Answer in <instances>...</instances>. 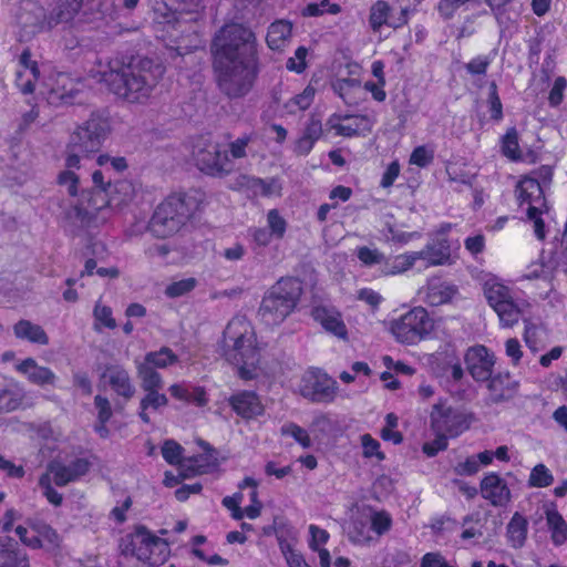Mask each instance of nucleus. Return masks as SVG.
I'll return each mask as SVG.
<instances>
[{
    "instance_id": "nucleus-1",
    "label": "nucleus",
    "mask_w": 567,
    "mask_h": 567,
    "mask_svg": "<svg viewBox=\"0 0 567 567\" xmlns=\"http://www.w3.org/2000/svg\"><path fill=\"white\" fill-rule=\"evenodd\" d=\"M216 83L229 99L246 96L259 74L255 33L240 23L224 25L210 44Z\"/></svg>"
},
{
    "instance_id": "nucleus-2",
    "label": "nucleus",
    "mask_w": 567,
    "mask_h": 567,
    "mask_svg": "<svg viewBox=\"0 0 567 567\" xmlns=\"http://www.w3.org/2000/svg\"><path fill=\"white\" fill-rule=\"evenodd\" d=\"M111 130L109 112L104 110L94 111L70 135L65 150V166L68 169L61 172L58 176V183L66 186L70 196L78 195L79 184V177L72 169L80 168L82 159L100 151Z\"/></svg>"
},
{
    "instance_id": "nucleus-3",
    "label": "nucleus",
    "mask_w": 567,
    "mask_h": 567,
    "mask_svg": "<svg viewBox=\"0 0 567 567\" xmlns=\"http://www.w3.org/2000/svg\"><path fill=\"white\" fill-rule=\"evenodd\" d=\"M112 6L111 0H60L58 8L48 16L43 7L25 0L20 6L17 21L25 35L33 37L59 23L72 21L80 11L86 17L97 13L104 16Z\"/></svg>"
},
{
    "instance_id": "nucleus-4",
    "label": "nucleus",
    "mask_w": 567,
    "mask_h": 567,
    "mask_svg": "<svg viewBox=\"0 0 567 567\" xmlns=\"http://www.w3.org/2000/svg\"><path fill=\"white\" fill-rule=\"evenodd\" d=\"M164 72L162 64L143 58L118 70L104 71L101 81L117 96L131 103H142L151 96Z\"/></svg>"
},
{
    "instance_id": "nucleus-5",
    "label": "nucleus",
    "mask_w": 567,
    "mask_h": 567,
    "mask_svg": "<svg viewBox=\"0 0 567 567\" xmlns=\"http://www.w3.org/2000/svg\"><path fill=\"white\" fill-rule=\"evenodd\" d=\"M219 349L231 364L257 365L259 361L254 328L244 317H235L228 322Z\"/></svg>"
},
{
    "instance_id": "nucleus-6",
    "label": "nucleus",
    "mask_w": 567,
    "mask_h": 567,
    "mask_svg": "<svg viewBox=\"0 0 567 567\" xmlns=\"http://www.w3.org/2000/svg\"><path fill=\"white\" fill-rule=\"evenodd\" d=\"M302 285L296 278L279 279L264 296L258 315L269 326H278L293 311L300 296Z\"/></svg>"
},
{
    "instance_id": "nucleus-7",
    "label": "nucleus",
    "mask_w": 567,
    "mask_h": 567,
    "mask_svg": "<svg viewBox=\"0 0 567 567\" xmlns=\"http://www.w3.org/2000/svg\"><path fill=\"white\" fill-rule=\"evenodd\" d=\"M197 202L186 194H174L161 203L151 220L150 230L158 238L176 234L190 219L197 209Z\"/></svg>"
},
{
    "instance_id": "nucleus-8",
    "label": "nucleus",
    "mask_w": 567,
    "mask_h": 567,
    "mask_svg": "<svg viewBox=\"0 0 567 567\" xmlns=\"http://www.w3.org/2000/svg\"><path fill=\"white\" fill-rule=\"evenodd\" d=\"M167 547L164 539L153 535L143 525L137 526L133 534L124 536L120 543L122 555L136 557L150 566H156L163 560Z\"/></svg>"
},
{
    "instance_id": "nucleus-9",
    "label": "nucleus",
    "mask_w": 567,
    "mask_h": 567,
    "mask_svg": "<svg viewBox=\"0 0 567 567\" xmlns=\"http://www.w3.org/2000/svg\"><path fill=\"white\" fill-rule=\"evenodd\" d=\"M434 322L427 311L415 307L391 323V332L401 343L415 344L433 330Z\"/></svg>"
},
{
    "instance_id": "nucleus-10",
    "label": "nucleus",
    "mask_w": 567,
    "mask_h": 567,
    "mask_svg": "<svg viewBox=\"0 0 567 567\" xmlns=\"http://www.w3.org/2000/svg\"><path fill=\"white\" fill-rule=\"evenodd\" d=\"M109 194L95 189L83 190L79 203L65 210L64 218L80 227L90 226L97 213L110 205Z\"/></svg>"
},
{
    "instance_id": "nucleus-11",
    "label": "nucleus",
    "mask_w": 567,
    "mask_h": 567,
    "mask_svg": "<svg viewBox=\"0 0 567 567\" xmlns=\"http://www.w3.org/2000/svg\"><path fill=\"white\" fill-rule=\"evenodd\" d=\"M470 426L466 415L452 406L436 404L431 412V427L435 433L456 437Z\"/></svg>"
},
{
    "instance_id": "nucleus-12",
    "label": "nucleus",
    "mask_w": 567,
    "mask_h": 567,
    "mask_svg": "<svg viewBox=\"0 0 567 567\" xmlns=\"http://www.w3.org/2000/svg\"><path fill=\"white\" fill-rule=\"evenodd\" d=\"M196 164L202 172L215 177L225 176L234 168L227 151L218 143H208L199 148L196 153Z\"/></svg>"
},
{
    "instance_id": "nucleus-13",
    "label": "nucleus",
    "mask_w": 567,
    "mask_h": 567,
    "mask_svg": "<svg viewBox=\"0 0 567 567\" xmlns=\"http://www.w3.org/2000/svg\"><path fill=\"white\" fill-rule=\"evenodd\" d=\"M337 382L320 371H310L302 379L301 394L312 402H331L336 396Z\"/></svg>"
},
{
    "instance_id": "nucleus-14",
    "label": "nucleus",
    "mask_w": 567,
    "mask_h": 567,
    "mask_svg": "<svg viewBox=\"0 0 567 567\" xmlns=\"http://www.w3.org/2000/svg\"><path fill=\"white\" fill-rule=\"evenodd\" d=\"M466 369L477 382L488 381L493 374L495 355L482 344L471 347L464 355Z\"/></svg>"
},
{
    "instance_id": "nucleus-15",
    "label": "nucleus",
    "mask_w": 567,
    "mask_h": 567,
    "mask_svg": "<svg viewBox=\"0 0 567 567\" xmlns=\"http://www.w3.org/2000/svg\"><path fill=\"white\" fill-rule=\"evenodd\" d=\"M101 378L106 380L116 395L124 400V403L120 401L115 403V410L118 412L123 411L124 404L130 401L136 392L128 371L121 364H107Z\"/></svg>"
},
{
    "instance_id": "nucleus-16",
    "label": "nucleus",
    "mask_w": 567,
    "mask_h": 567,
    "mask_svg": "<svg viewBox=\"0 0 567 567\" xmlns=\"http://www.w3.org/2000/svg\"><path fill=\"white\" fill-rule=\"evenodd\" d=\"M481 495L495 507H505L511 503L512 493L504 478L496 473L486 474L480 484Z\"/></svg>"
},
{
    "instance_id": "nucleus-17",
    "label": "nucleus",
    "mask_w": 567,
    "mask_h": 567,
    "mask_svg": "<svg viewBox=\"0 0 567 567\" xmlns=\"http://www.w3.org/2000/svg\"><path fill=\"white\" fill-rule=\"evenodd\" d=\"M91 464L85 458H76L69 465L59 462L49 464V472L53 475V481L58 486H65L71 482H75L90 471Z\"/></svg>"
},
{
    "instance_id": "nucleus-18",
    "label": "nucleus",
    "mask_w": 567,
    "mask_h": 567,
    "mask_svg": "<svg viewBox=\"0 0 567 567\" xmlns=\"http://www.w3.org/2000/svg\"><path fill=\"white\" fill-rule=\"evenodd\" d=\"M228 402L237 415L245 420H251L265 413L261 399L252 391L237 392L229 398Z\"/></svg>"
},
{
    "instance_id": "nucleus-19",
    "label": "nucleus",
    "mask_w": 567,
    "mask_h": 567,
    "mask_svg": "<svg viewBox=\"0 0 567 567\" xmlns=\"http://www.w3.org/2000/svg\"><path fill=\"white\" fill-rule=\"evenodd\" d=\"M312 317L327 332L342 340L348 338L347 327L337 310L319 306L313 308Z\"/></svg>"
},
{
    "instance_id": "nucleus-20",
    "label": "nucleus",
    "mask_w": 567,
    "mask_h": 567,
    "mask_svg": "<svg viewBox=\"0 0 567 567\" xmlns=\"http://www.w3.org/2000/svg\"><path fill=\"white\" fill-rule=\"evenodd\" d=\"M488 381L489 399L495 404L513 399L518 391L519 383L509 373H499Z\"/></svg>"
},
{
    "instance_id": "nucleus-21",
    "label": "nucleus",
    "mask_w": 567,
    "mask_h": 567,
    "mask_svg": "<svg viewBox=\"0 0 567 567\" xmlns=\"http://www.w3.org/2000/svg\"><path fill=\"white\" fill-rule=\"evenodd\" d=\"M415 252L417 260H425L429 266L445 265L451 260V247L445 237L433 239L422 250Z\"/></svg>"
},
{
    "instance_id": "nucleus-22",
    "label": "nucleus",
    "mask_w": 567,
    "mask_h": 567,
    "mask_svg": "<svg viewBox=\"0 0 567 567\" xmlns=\"http://www.w3.org/2000/svg\"><path fill=\"white\" fill-rule=\"evenodd\" d=\"M516 193L520 205L526 203L528 207L539 206V208L545 209L548 207L545 198V187L540 186L536 179L524 177L519 181Z\"/></svg>"
},
{
    "instance_id": "nucleus-23",
    "label": "nucleus",
    "mask_w": 567,
    "mask_h": 567,
    "mask_svg": "<svg viewBox=\"0 0 567 567\" xmlns=\"http://www.w3.org/2000/svg\"><path fill=\"white\" fill-rule=\"evenodd\" d=\"M18 371L25 374L28 380L37 385H54L56 375L48 367H41L32 358L24 359L17 367Z\"/></svg>"
},
{
    "instance_id": "nucleus-24",
    "label": "nucleus",
    "mask_w": 567,
    "mask_h": 567,
    "mask_svg": "<svg viewBox=\"0 0 567 567\" xmlns=\"http://www.w3.org/2000/svg\"><path fill=\"white\" fill-rule=\"evenodd\" d=\"M16 545L11 537H0V567H29L28 556Z\"/></svg>"
},
{
    "instance_id": "nucleus-25",
    "label": "nucleus",
    "mask_w": 567,
    "mask_h": 567,
    "mask_svg": "<svg viewBox=\"0 0 567 567\" xmlns=\"http://www.w3.org/2000/svg\"><path fill=\"white\" fill-rule=\"evenodd\" d=\"M369 22L373 31H379L384 24L399 28L406 23V11H401L399 21H392L390 19V6L385 1L380 0L371 7Z\"/></svg>"
},
{
    "instance_id": "nucleus-26",
    "label": "nucleus",
    "mask_w": 567,
    "mask_h": 567,
    "mask_svg": "<svg viewBox=\"0 0 567 567\" xmlns=\"http://www.w3.org/2000/svg\"><path fill=\"white\" fill-rule=\"evenodd\" d=\"M80 91L71 79L65 75H60L56 85L50 90L49 102L52 104H73Z\"/></svg>"
},
{
    "instance_id": "nucleus-27",
    "label": "nucleus",
    "mask_w": 567,
    "mask_h": 567,
    "mask_svg": "<svg viewBox=\"0 0 567 567\" xmlns=\"http://www.w3.org/2000/svg\"><path fill=\"white\" fill-rule=\"evenodd\" d=\"M456 289L449 282L433 278L426 285L425 301L430 306H440L449 302L455 295Z\"/></svg>"
},
{
    "instance_id": "nucleus-28",
    "label": "nucleus",
    "mask_w": 567,
    "mask_h": 567,
    "mask_svg": "<svg viewBox=\"0 0 567 567\" xmlns=\"http://www.w3.org/2000/svg\"><path fill=\"white\" fill-rule=\"evenodd\" d=\"M13 333L18 339L27 340L32 343L47 346L49 337L44 329L29 320L21 319L13 326Z\"/></svg>"
},
{
    "instance_id": "nucleus-29",
    "label": "nucleus",
    "mask_w": 567,
    "mask_h": 567,
    "mask_svg": "<svg viewBox=\"0 0 567 567\" xmlns=\"http://www.w3.org/2000/svg\"><path fill=\"white\" fill-rule=\"evenodd\" d=\"M292 24L289 21L279 20L268 28L266 41L271 50H281L291 37Z\"/></svg>"
},
{
    "instance_id": "nucleus-30",
    "label": "nucleus",
    "mask_w": 567,
    "mask_h": 567,
    "mask_svg": "<svg viewBox=\"0 0 567 567\" xmlns=\"http://www.w3.org/2000/svg\"><path fill=\"white\" fill-rule=\"evenodd\" d=\"M528 522L519 513H515L506 527V535L508 543L513 548H520L524 546L527 537Z\"/></svg>"
},
{
    "instance_id": "nucleus-31",
    "label": "nucleus",
    "mask_w": 567,
    "mask_h": 567,
    "mask_svg": "<svg viewBox=\"0 0 567 567\" xmlns=\"http://www.w3.org/2000/svg\"><path fill=\"white\" fill-rule=\"evenodd\" d=\"M155 14L158 23L166 25L167 31L169 29L179 30L181 32L186 31L187 21L185 20L186 13L171 10L163 4L162 7L155 8Z\"/></svg>"
},
{
    "instance_id": "nucleus-32",
    "label": "nucleus",
    "mask_w": 567,
    "mask_h": 567,
    "mask_svg": "<svg viewBox=\"0 0 567 567\" xmlns=\"http://www.w3.org/2000/svg\"><path fill=\"white\" fill-rule=\"evenodd\" d=\"M545 513L554 544L561 545L567 540V523L554 506L547 508Z\"/></svg>"
},
{
    "instance_id": "nucleus-33",
    "label": "nucleus",
    "mask_w": 567,
    "mask_h": 567,
    "mask_svg": "<svg viewBox=\"0 0 567 567\" xmlns=\"http://www.w3.org/2000/svg\"><path fill=\"white\" fill-rule=\"evenodd\" d=\"M236 185L240 189L251 192L254 196H268L272 193L274 181L267 182L258 177L243 174L237 177Z\"/></svg>"
},
{
    "instance_id": "nucleus-34",
    "label": "nucleus",
    "mask_w": 567,
    "mask_h": 567,
    "mask_svg": "<svg viewBox=\"0 0 567 567\" xmlns=\"http://www.w3.org/2000/svg\"><path fill=\"white\" fill-rule=\"evenodd\" d=\"M332 89L346 104L353 105L355 101V92L360 91V81L358 79H337L332 83Z\"/></svg>"
},
{
    "instance_id": "nucleus-35",
    "label": "nucleus",
    "mask_w": 567,
    "mask_h": 567,
    "mask_svg": "<svg viewBox=\"0 0 567 567\" xmlns=\"http://www.w3.org/2000/svg\"><path fill=\"white\" fill-rule=\"evenodd\" d=\"M178 361L177 355L167 347L161 348L158 351H152L145 354L142 364H146L152 369H164Z\"/></svg>"
},
{
    "instance_id": "nucleus-36",
    "label": "nucleus",
    "mask_w": 567,
    "mask_h": 567,
    "mask_svg": "<svg viewBox=\"0 0 567 567\" xmlns=\"http://www.w3.org/2000/svg\"><path fill=\"white\" fill-rule=\"evenodd\" d=\"M484 295L493 309L512 298L509 289L494 279L485 281Z\"/></svg>"
},
{
    "instance_id": "nucleus-37",
    "label": "nucleus",
    "mask_w": 567,
    "mask_h": 567,
    "mask_svg": "<svg viewBox=\"0 0 567 567\" xmlns=\"http://www.w3.org/2000/svg\"><path fill=\"white\" fill-rule=\"evenodd\" d=\"M137 377L141 380V388L143 391L148 390H162L164 381L162 375L146 364L137 363L136 365Z\"/></svg>"
},
{
    "instance_id": "nucleus-38",
    "label": "nucleus",
    "mask_w": 567,
    "mask_h": 567,
    "mask_svg": "<svg viewBox=\"0 0 567 567\" xmlns=\"http://www.w3.org/2000/svg\"><path fill=\"white\" fill-rule=\"evenodd\" d=\"M503 327L509 328L518 322L520 317L519 307L509 298L494 309Z\"/></svg>"
},
{
    "instance_id": "nucleus-39",
    "label": "nucleus",
    "mask_w": 567,
    "mask_h": 567,
    "mask_svg": "<svg viewBox=\"0 0 567 567\" xmlns=\"http://www.w3.org/2000/svg\"><path fill=\"white\" fill-rule=\"evenodd\" d=\"M554 476L550 470L543 463L535 465L528 477L529 487H548L553 484Z\"/></svg>"
},
{
    "instance_id": "nucleus-40",
    "label": "nucleus",
    "mask_w": 567,
    "mask_h": 567,
    "mask_svg": "<svg viewBox=\"0 0 567 567\" xmlns=\"http://www.w3.org/2000/svg\"><path fill=\"white\" fill-rule=\"evenodd\" d=\"M31 528L40 536V539L45 542L50 548H59L61 545V537L58 532L44 522L30 523Z\"/></svg>"
},
{
    "instance_id": "nucleus-41",
    "label": "nucleus",
    "mask_w": 567,
    "mask_h": 567,
    "mask_svg": "<svg viewBox=\"0 0 567 567\" xmlns=\"http://www.w3.org/2000/svg\"><path fill=\"white\" fill-rule=\"evenodd\" d=\"M369 523L371 530L382 536L391 529L392 517L386 511H372Z\"/></svg>"
},
{
    "instance_id": "nucleus-42",
    "label": "nucleus",
    "mask_w": 567,
    "mask_h": 567,
    "mask_svg": "<svg viewBox=\"0 0 567 567\" xmlns=\"http://www.w3.org/2000/svg\"><path fill=\"white\" fill-rule=\"evenodd\" d=\"M371 528L363 520H353L349 527V539L354 544H369L372 540Z\"/></svg>"
},
{
    "instance_id": "nucleus-43",
    "label": "nucleus",
    "mask_w": 567,
    "mask_h": 567,
    "mask_svg": "<svg viewBox=\"0 0 567 567\" xmlns=\"http://www.w3.org/2000/svg\"><path fill=\"white\" fill-rule=\"evenodd\" d=\"M417 260L416 252L402 254L395 256L386 264V274L396 275L409 270Z\"/></svg>"
},
{
    "instance_id": "nucleus-44",
    "label": "nucleus",
    "mask_w": 567,
    "mask_h": 567,
    "mask_svg": "<svg viewBox=\"0 0 567 567\" xmlns=\"http://www.w3.org/2000/svg\"><path fill=\"white\" fill-rule=\"evenodd\" d=\"M30 72L31 78H24V71H17L16 85L23 94H31L35 89V82L40 76V70L38 63L31 64V66L27 70Z\"/></svg>"
},
{
    "instance_id": "nucleus-45",
    "label": "nucleus",
    "mask_w": 567,
    "mask_h": 567,
    "mask_svg": "<svg viewBox=\"0 0 567 567\" xmlns=\"http://www.w3.org/2000/svg\"><path fill=\"white\" fill-rule=\"evenodd\" d=\"M547 212L548 208H539V206H532L527 208V218L533 224L534 234L539 240H544L546 238L545 221L542 215Z\"/></svg>"
},
{
    "instance_id": "nucleus-46",
    "label": "nucleus",
    "mask_w": 567,
    "mask_h": 567,
    "mask_svg": "<svg viewBox=\"0 0 567 567\" xmlns=\"http://www.w3.org/2000/svg\"><path fill=\"white\" fill-rule=\"evenodd\" d=\"M315 96V89L311 86H307L302 93L293 96L289 100V102L286 104V107L289 110L290 113H295L297 110L305 111L307 110Z\"/></svg>"
},
{
    "instance_id": "nucleus-47",
    "label": "nucleus",
    "mask_w": 567,
    "mask_h": 567,
    "mask_svg": "<svg viewBox=\"0 0 567 567\" xmlns=\"http://www.w3.org/2000/svg\"><path fill=\"white\" fill-rule=\"evenodd\" d=\"M344 120H355L354 124H332L331 127L336 131L337 135L351 137L359 133L360 130V122H369V118L367 115H346L343 117Z\"/></svg>"
},
{
    "instance_id": "nucleus-48",
    "label": "nucleus",
    "mask_w": 567,
    "mask_h": 567,
    "mask_svg": "<svg viewBox=\"0 0 567 567\" xmlns=\"http://www.w3.org/2000/svg\"><path fill=\"white\" fill-rule=\"evenodd\" d=\"M161 390H148L144 391L146 394L141 400V408L143 410H158L162 406H166L168 404V399L166 394L161 393Z\"/></svg>"
},
{
    "instance_id": "nucleus-49",
    "label": "nucleus",
    "mask_w": 567,
    "mask_h": 567,
    "mask_svg": "<svg viewBox=\"0 0 567 567\" xmlns=\"http://www.w3.org/2000/svg\"><path fill=\"white\" fill-rule=\"evenodd\" d=\"M503 154L511 159L519 158L518 136L515 128L508 130L503 137Z\"/></svg>"
},
{
    "instance_id": "nucleus-50",
    "label": "nucleus",
    "mask_w": 567,
    "mask_h": 567,
    "mask_svg": "<svg viewBox=\"0 0 567 567\" xmlns=\"http://www.w3.org/2000/svg\"><path fill=\"white\" fill-rule=\"evenodd\" d=\"M281 434L292 436L303 449L311 446V439L308 432L296 423H287L282 425Z\"/></svg>"
},
{
    "instance_id": "nucleus-51",
    "label": "nucleus",
    "mask_w": 567,
    "mask_h": 567,
    "mask_svg": "<svg viewBox=\"0 0 567 567\" xmlns=\"http://www.w3.org/2000/svg\"><path fill=\"white\" fill-rule=\"evenodd\" d=\"M269 231L278 239L285 236L287 223L277 209H270L267 214Z\"/></svg>"
},
{
    "instance_id": "nucleus-52",
    "label": "nucleus",
    "mask_w": 567,
    "mask_h": 567,
    "mask_svg": "<svg viewBox=\"0 0 567 567\" xmlns=\"http://www.w3.org/2000/svg\"><path fill=\"white\" fill-rule=\"evenodd\" d=\"M340 11V7L336 3H330L329 0H323L320 3H309L303 10L302 14L305 17H318L324 12H330L336 14Z\"/></svg>"
},
{
    "instance_id": "nucleus-53",
    "label": "nucleus",
    "mask_w": 567,
    "mask_h": 567,
    "mask_svg": "<svg viewBox=\"0 0 567 567\" xmlns=\"http://www.w3.org/2000/svg\"><path fill=\"white\" fill-rule=\"evenodd\" d=\"M475 0H440L437 10L445 20L452 19L456 10L468 6Z\"/></svg>"
},
{
    "instance_id": "nucleus-54",
    "label": "nucleus",
    "mask_w": 567,
    "mask_h": 567,
    "mask_svg": "<svg viewBox=\"0 0 567 567\" xmlns=\"http://www.w3.org/2000/svg\"><path fill=\"white\" fill-rule=\"evenodd\" d=\"M182 452L183 447L173 440L165 441V443L162 446V455L164 460L172 465L182 464Z\"/></svg>"
},
{
    "instance_id": "nucleus-55",
    "label": "nucleus",
    "mask_w": 567,
    "mask_h": 567,
    "mask_svg": "<svg viewBox=\"0 0 567 567\" xmlns=\"http://www.w3.org/2000/svg\"><path fill=\"white\" fill-rule=\"evenodd\" d=\"M196 286L195 278H187L167 286L165 292L168 297L175 298L181 297L189 291H192Z\"/></svg>"
},
{
    "instance_id": "nucleus-56",
    "label": "nucleus",
    "mask_w": 567,
    "mask_h": 567,
    "mask_svg": "<svg viewBox=\"0 0 567 567\" xmlns=\"http://www.w3.org/2000/svg\"><path fill=\"white\" fill-rule=\"evenodd\" d=\"M488 104L491 117L495 121H499L503 117V105L498 96L497 85L495 82L489 84Z\"/></svg>"
},
{
    "instance_id": "nucleus-57",
    "label": "nucleus",
    "mask_w": 567,
    "mask_h": 567,
    "mask_svg": "<svg viewBox=\"0 0 567 567\" xmlns=\"http://www.w3.org/2000/svg\"><path fill=\"white\" fill-rule=\"evenodd\" d=\"M357 257L367 266L378 265L384 260V255L378 249H371L367 246L360 247Z\"/></svg>"
},
{
    "instance_id": "nucleus-58",
    "label": "nucleus",
    "mask_w": 567,
    "mask_h": 567,
    "mask_svg": "<svg viewBox=\"0 0 567 567\" xmlns=\"http://www.w3.org/2000/svg\"><path fill=\"white\" fill-rule=\"evenodd\" d=\"M361 443L363 447V456L372 457L375 456L379 460L384 458V454L380 451V443L374 440L370 434H363L361 436Z\"/></svg>"
},
{
    "instance_id": "nucleus-59",
    "label": "nucleus",
    "mask_w": 567,
    "mask_h": 567,
    "mask_svg": "<svg viewBox=\"0 0 567 567\" xmlns=\"http://www.w3.org/2000/svg\"><path fill=\"white\" fill-rule=\"evenodd\" d=\"M492 60L487 55H478L465 64V70L472 75H484Z\"/></svg>"
},
{
    "instance_id": "nucleus-60",
    "label": "nucleus",
    "mask_w": 567,
    "mask_h": 567,
    "mask_svg": "<svg viewBox=\"0 0 567 567\" xmlns=\"http://www.w3.org/2000/svg\"><path fill=\"white\" fill-rule=\"evenodd\" d=\"M94 405L97 410L99 423H107L113 414L110 400L100 394L95 395Z\"/></svg>"
},
{
    "instance_id": "nucleus-61",
    "label": "nucleus",
    "mask_w": 567,
    "mask_h": 567,
    "mask_svg": "<svg viewBox=\"0 0 567 567\" xmlns=\"http://www.w3.org/2000/svg\"><path fill=\"white\" fill-rule=\"evenodd\" d=\"M94 318L96 321L101 322L109 329L116 328V321L112 317V309L107 306H103L101 303H96L94 307Z\"/></svg>"
},
{
    "instance_id": "nucleus-62",
    "label": "nucleus",
    "mask_w": 567,
    "mask_h": 567,
    "mask_svg": "<svg viewBox=\"0 0 567 567\" xmlns=\"http://www.w3.org/2000/svg\"><path fill=\"white\" fill-rule=\"evenodd\" d=\"M309 547L312 550H319L320 545H324L329 540V533L317 525L309 526Z\"/></svg>"
},
{
    "instance_id": "nucleus-63",
    "label": "nucleus",
    "mask_w": 567,
    "mask_h": 567,
    "mask_svg": "<svg viewBox=\"0 0 567 567\" xmlns=\"http://www.w3.org/2000/svg\"><path fill=\"white\" fill-rule=\"evenodd\" d=\"M436 437L432 442L424 443L423 452L432 457L435 456L440 451L447 449V436L442 433H435Z\"/></svg>"
},
{
    "instance_id": "nucleus-64",
    "label": "nucleus",
    "mask_w": 567,
    "mask_h": 567,
    "mask_svg": "<svg viewBox=\"0 0 567 567\" xmlns=\"http://www.w3.org/2000/svg\"><path fill=\"white\" fill-rule=\"evenodd\" d=\"M433 161V155L425 146H417L413 150L410 156V163L419 167H425Z\"/></svg>"
}]
</instances>
